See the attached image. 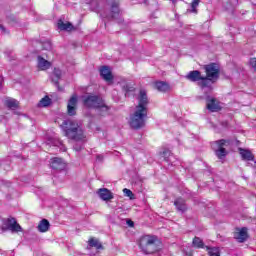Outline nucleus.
<instances>
[{
    "mask_svg": "<svg viewBox=\"0 0 256 256\" xmlns=\"http://www.w3.org/2000/svg\"><path fill=\"white\" fill-rule=\"evenodd\" d=\"M240 155L244 161H253V159H255L251 151L245 150L243 148H240Z\"/></svg>",
    "mask_w": 256,
    "mask_h": 256,
    "instance_id": "nucleus-20",
    "label": "nucleus"
},
{
    "mask_svg": "<svg viewBox=\"0 0 256 256\" xmlns=\"http://www.w3.org/2000/svg\"><path fill=\"white\" fill-rule=\"evenodd\" d=\"M120 85L126 96L129 95V93H133V91H135V88L129 83L121 82Z\"/></svg>",
    "mask_w": 256,
    "mask_h": 256,
    "instance_id": "nucleus-24",
    "label": "nucleus"
},
{
    "mask_svg": "<svg viewBox=\"0 0 256 256\" xmlns=\"http://www.w3.org/2000/svg\"><path fill=\"white\" fill-rule=\"evenodd\" d=\"M100 75L104 81H113V74H111V70L107 66H103L100 69Z\"/></svg>",
    "mask_w": 256,
    "mask_h": 256,
    "instance_id": "nucleus-15",
    "label": "nucleus"
},
{
    "mask_svg": "<svg viewBox=\"0 0 256 256\" xmlns=\"http://www.w3.org/2000/svg\"><path fill=\"white\" fill-rule=\"evenodd\" d=\"M199 3H201V0H193L191 3L192 7V13H197V8L199 7Z\"/></svg>",
    "mask_w": 256,
    "mask_h": 256,
    "instance_id": "nucleus-30",
    "label": "nucleus"
},
{
    "mask_svg": "<svg viewBox=\"0 0 256 256\" xmlns=\"http://www.w3.org/2000/svg\"><path fill=\"white\" fill-rule=\"evenodd\" d=\"M155 88L161 93H167V91H171V86L169 85V83L163 81L156 82Z\"/></svg>",
    "mask_w": 256,
    "mask_h": 256,
    "instance_id": "nucleus-17",
    "label": "nucleus"
},
{
    "mask_svg": "<svg viewBox=\"0 0 256 256\" xmlns=\"http://www.w3.org/2000/svg\"><path fill=\"white\" fill-rule=\"evenodd\" d=\"M139 247L146 255L155 253L159 246H157V237L146 235L140 238Z\"/></svg>",
    "mask_w": 256,
    "mask_h": 256,
    "instance_id": "nucleus-5",
    "label": "nucleus"
},
{
    "mask_svg": "<svg viewBox=\"0 0 256 256\" xmlns=\"http://www.w3.org/2000/svg\"><path fill=\"white\" fill-rule=\"evenodd\" d=\"M120 10H119V4L114 3L111 6V17L112 19H119V15H120Z\"/></svg>",
    "mask_w": 256,
    "mask_h": 256,
    "instance_id": "nucleus-22",
    "label": "nucleus"
},
{
    "mask_svg": "<svg viewBox=\"0 0 256 256\" xmlns=\"http://www.w3.org/2000/svg\"><path fill=\"white\" fill-rule=\"evenodd\" d=\"M250 65L256 69V58L250 60Z\"/></svg>",
    "mask_w": 256,
    "mask_h": 256,
    "instance_id": "nucleus-34",
    "label": "nucleus"
},
{
    "mask_svg": "<svg viewBox=\"0 0 256 256\" xmlns=\"http://www.w3.org/2000/svg\"><path fill=\"white\" fill-rule=\"evenodd\" d=\"M193 247H196L197 249H203L205 247V244L203 243V240L199 237H195L192 241Z\"/></svg>",
    "mask_w": 256,
    "mask_h": 256,
    "instance_id": "nucleus-28",
    "label": "nucleus"
},
{
    "mask_svg": "<svg viewBox=\"0 0 256 256\" xmlns=\"http://www.w3.org/2000/svg\"><path fill=\"white\" fill-rule=\"evenodd\" d=\"M247 237V228L238 229L234 234V239H236L238 243H245V241H247Z\"/></svg>",
    "mask_w": 256,
    "mask_h": 256,
    "instance_id": "nucleus-14",
    "label": "nucleus"
},
{
    "mask_svg": "<svg viewBox=\"0 0 256 256\" xmlns=\"http://www.w3.org/2000/svg\"><path fill=\"white\" fill-rule=\"evenodd\" d=\"M206 107L208 111H211L212 113L221 111V106H219V102L215 98L208 97Z\"/></svg>",
    "mask_w": 256,
    "mask_h": 256,
    "instance_id": "nucleus-10",
    "label": "nucleus"
},
{
    "mask_svg": "<svg viewBox=\"0 0 256 256\" xmlns=\"http://www.w3.org/2000/svg\"><path fill=\"white\" fill-rule=\"evenodd\" d=\"M0 85H1V77H0Z\"/></svg>",
    "mask_w": 256,
    "mask_h": 256,
    "instance_id": "nucleus-40",
    "label": "nucleus"
},
{
    "mask_svg": "<svg viewBox=\"0 0 256 256\" xmlns=\"http://www.w3.org/2000/svg\"><path fill=\"white\" fill-rule=\"evenodd\" d=\"M185 79L191 81L192 83H203L205 77L201 75V72L199 70H193L185 76Z\"/></svg>",
    "mask_w": 256,
    "mask_h": 256,
    "instance_id": "nucleus-8",
    "label": "nucleus"
},
{
    "mask_svg": "<svg viewBox=\"0 0 256 256\" xmlns=\"http://www.w3.org/2000/svg\"><path fill=\"white\" fill-rule=\"evenodd\" d=\"M2 223L4 226H0V230L5 233V231H11L12 233H19L23 231V228L19 223H17V220L13 217L3 219Z\"/></svg>",
    "mask_w": 256,
    "mask_h": 256,
    "instance_id": "nucleus-6",
    "label": "nucleus"
},
{
    "mask_svg": "<svg viewBox=\"0 0 256 256\" xmlns=\"http://www.w3.org/2000/svg\"><path fill=\"white\" fill-rule=\"evenodd\" d=\"M144 3H147V0H144Z\"/></svg>",
    "mask_w": 256,
    "mask_h": 256,
    "instance_id": "nucleus-39",
    "label": "nucleus"
},
{
    "mask_svg": "<svg viewBox=\"0 0 256 256\" xmlns=\"http://www.w3.org/2000/svg\"><path fill=\"white\" fill-rule=\"evenodd\" d=\"M38 67L41 71H47L51 67V62L45 60V58L38 56Z\"/></svg>",
    "mask_w": 256,
    "mask_h": 256,
    "instance_id": "nucleus-19",
    "label": "nucleus"
},
{
    "mask_svg": "<svg viewBox=\"0 0 256 256\" xmlns=\"http://www.w3.org/2000/svg\"><path fill=\"white\" fill-rule=\"evenodd\" d=\"M62 72L59 68H55L52 74V81L56 86L59 85V79H61Z\"/></svg>",
    "mask_w": 256,
    "mask_h": 256,
    "instance_id": "nucleus-23",
    "label": "nucleus"
},
{
    "mask_svg": "<svg viewBox=\"0 0 256 256\" xmlns=\"http://www.w3.org/2000/svg\"><path fill=\"white\" fill-rule=\"evenodd\" d=\"M73 147L75 151H81V149H83V146L80 144H75Z\"/></svg>",
    "mask_w": 256,
    "mask_h": 256,
    "instance_id": "nucleus-33",
    "label": "nucleus"
},
{
    "mask_svg": "<svg viewBox=\"0 0 256 256\" xmlns=\"http://www.w3.org/2000/svg\"><path fill=\"white\" fill-rule=\"evenodd\" d=\"M49 227H51V224L49 223V220L42 219L39 222L37 229L40 233H47V231H49Z\"/></svg>",
    "mask_w": 256,
    "mask_h": 256,
    "instance_id": "nucleus-18",
    "label": "nucleus"
},
{
    "mask_svg": "<svg viewBox=\"0 0 256 256\" xmlns=\"http://www.w3.org/2000/svg\"><path fill=\"white\" fill-rule=\"evenodd\" d=\"M227 145H229V141L225 139L218 140L212 144V149L215 151L218 159L227 157V150L225 149Z\"/></svg>",
    "mask_w": 256,
    "mask_h": 256,
    "instance_id": "nucleus-7",
    "label": "nucleus"
},
{
    "mask_svg": "<svg viewBox=\"0 0 256 256\" xmlns=\"http://www.w3.org/2000/svg\"><path fill=\"white\" fill-rule=\"evenodd\" d=\"M97 195L102 199V201H111V199L114 198L113 192L107 188L98 189Z\"/></svg>",
    "mask_w": 256,
    "mask_h": 256,
    "instance_id": "nucleus-11",
    "label": "nucleus"
},
{
    "mask_svg": "<svg viewBox=\"0 0 256 256\" xmlns=\"http://www.w3.org/2000/svg\"><path fill=\"white\" fill-rule=\"evenodd\" d=\"M90 247H95V249H103V244L96 238H90L88 241Z\"/></svg>",
    "mask_w": 256,
    "mask_h": 256,
    "instance_id": "nucleus-25",
    "label": "nucleus"
},
{
    "mask_svg": "<svg viewBox=\"0 0 256 256\" xmlns=\"http://www.w3.org/2000/svg\"><path fill=\"white\" fill-rule=\"evenodd\" d=\"M162 157H164L165 161H167V159H169L170 155H171V151L169 150H164L162 153H161Z\"/></svg>",
    "mask_w": 256,
    "mask_h": 256,
    "instance_id": "nucleus-32",
    "label": "nucleus"
},
{
    "mask_svg": "<svg viewBox=\"0 0 256 256\" xmlns=\"http://www.w3.org/2000/svg\"><path fill=\"white\" fill-rule=\"evenodd\" d=\"M123 193L126 197H129L130 199H133V192L130 189L124 188Z\"/></svg>",
    "mask_w": 256,
    "mask_h": 256,
    "instance_id": "nucleus-31",
    "label": "nucleus"
},
{
    "mask_svg": "<svg viewBox=\"0 0 256 256\" xmlns=\"http://www.w3.org/2000/svg\"><path fill=\"white\" fill-rule=\"evenodd\" d=\"M58 29H60V31H73V24H71V22L65 23L63 20H59Z\"/></svg>",
    "mask_w": 256,
    "mask_h": 256,
    "instance_id": "nucleus-21",
    "label": "nucleus"
},
{
    "mask_svg": "<svg viewBox=\"0 0 256 256\" xmlns=\"http://www.w3.org/2000/svg\"><path fill=\"white\" fill-rule=\"evenodd\" d=\"M204 70L206 73V76H204V79L202 82H198V85L202 89H208V91H213V85L214 83H217L219 80V73L220 68L217 63H210L207 65H204Z\"/></svg>",
    "mask_w": 256,
    "mask_h": 256,
    "instance_id": "nucleus-1",
    "label": "nucleus"
},
{
    "mask_svg": "<svg viewBox=\"0 0 256 256\" xmlns=\"http://www.w3.org/2000/svg\"><path fill=\"white\" fill-rule=\"evenodd\" d=\"M174 205H175L177 211H179L180 213H185V211H187V203L185 202V199H183V198H177L174 201Z\"/></svg>",
    "mask_w": 256,
    "mask_h": 256,
    "instance_id": "nucleus-16",
    "label": "nucleus"
},
{
    "mask_svg": "<svg viewBox=\"0 0 256 256\" xmlns=\"http://www.w3.org/2000/svg\"><path fill=\"white\" fill-rule=\"evenodd\" d=\"M5 105L8 109H17V107H19V102L13 98H9L5 101Z\"/></svg>",
    "mask_w": 256,
    "mask_h": 256,
    "instance_id": "nucleus-26",
    "label": "nucleus"
},
{
    "mask_svg": "<svg viewBox=\"0 0 256 256\" xmlns=\"http://www.w3.org/2000/svg\"><path fill=\"white\" fill-rule=\"evenodd\" d=\"M51 105V98L49 96H45L42 98L38 104L39 107H49Z\"/></svg>",
    "mask_w": 256,
    "mask_h": 256,
    "instance_id": "nucleus-29",
    "label": "nucleus"
},
{
    "mask_svg": "<svg viewBox=\"0 0 256 256\" xmlns=\"http://www.w3.org/2000/svg\"><path fill=\"white\" fill-rule=\"evenodd\" d=\"M61 127L68 139H73V141L85 140V132L83 131V128L77 124V122L73 120H65Z\"/></svg>",
    "mask_w": 256,
    "mask_h": 256,
    "instance_id": "nucleus-2",
    "label": "nucleus"
},
{
    "mask_svg": "<svg viewBox=\"0 0 256 256\" xmlns=\"http://www.w3.org/2000/svg\"><path fill=\"white\" fill-rule=\"evenodd\" d=\"M54 145L56 147H59V145H63V142L61 140H57L56 142H54Z\"/></svg>",
    "mask_w": 256,
    "mask_h": 256,
    "instance_id": "nucleus-35",
    "label": "nucleus"
},
{
    "mask_svg": "<svg viewBox=\"0 0 256 256\" xmlns=\"http://www.w3.org/2000/svg\"><path fill=\"white\" fill-rule=\"evenodd\" d=\"M148 111V109L142 108L141 106L135 108L134 113L130 116V127H132V129H141L145 127Z\"/></svg>",
    "mask_w": 256,
    "mask_h": 256,
    "instance_id": "nucleus-4",
    "label": "nucleus"
},
{
    "mask_svg": "<svg viewBox=\"0 0 256 256\" xmlns=\"http://www.w3.org/2000/svg\"><path fill=\"white\" fill-rule=\"evenodd\" d=\"M127 225H129V227H133L135 223L132 220H127Z\"/></svg>",
    "mask_w": 256,
    "mask_h": 256,
    "instance_id": "nucleus-36",
    "label": "nucleus"
},
{
    "mask_svg": "<svg viewBox=\"0 0 256 256\" xmlns=\"http://www.w3.org/2000/svg\"><path fill=\"white\" fill-rule=\"evenodd\" d=\"M137 99L138 105L135 109H139V107H142V109H148L147 106L149 105V98L147 97V92L145 90H140Z\"/></svg>",
    "mask_w": 256,
    "mask_h": 256,
    "instance_id": "nucleus-9",
    "label": "nucleus"
},
{
    "mask_svg": "<svg viewBox=\"0 0 256 256\" xmlns=\"http://www.w3.org/2000/svg\"><path fill=\"white\" fill-rule=\"evenodd\" d=\"M67 109H68V115H70V116H73L77 113L76 112L77 111V96H72L69 99Z\"/></svg>",
    "mask_w": 256,
    "mask_h": 256,
    "instance_id": "nucleus-13",
    "label": "nucleus"
},
{
    "mask_svg": "<svg viewBox=\"0 0 256 256\" xmlns=\"http://www.w3.org/2000/svg\"><path fill=\"white\" fill-rule=\"evenodd\" d=\"M1 31H3V33H7V29L4 28V26H0Z\"/></svg>",
    "mask_w": 256,
    "mask_h": 256,
    "instance_id": "nucleus-37",
    "label": "nucleus"
},
{
    "mask_svg": "<svg viewBox=\"0 0 256 256\" xmlns=\"http://www.w3.org/2000/svg\"><path fill=\"white\" fill-rule=\"evenodd\" d=\"M82 101L84 107H87V109H100V111H103L104 113L109 111V107L105 105L103 98H101L99 95H84L82 96Z\"/></svg>",
    "mask_w": 256,
    "mask_h": 256,
    "instance_id": "nucleus-3",
    "label": "nucleus"
},
{
    "mask_svg": "<svg viewBox=\"0 0 256 256\" xmlns=\"http://www.w3.org/2000/svg\"><path fill=\"white\" fill-rule=\"evenodd\" d=\"M50 165L55 171H63L67 167V164L61 158H53Z\"/></svg>",
    "mask_w": 256,
    "mask_h": 256,
    "instance_id": "nucleus-12",
    "label": "nucleus"
},
{
    "mask_svg": "<svg viewBox=\"0 0 256 256\" xmlns=\"http://www.w3.org/2000/svg\"><path fill=\"white\" fill-rule=\"evenodd\" d=\"M209 256H221V250L218 247H208L206 246Z\"/></svg>",
    "mask_w": 256,
    "mask_h": 256,
    "instance_id": "nucleus-27",
    "label": "nucleus"
},
{
    "mask_svg": "<svg viewBox=\"0 0 256 256\" xmlns=\"http://www.w3.org/2000/svg\"><path fill=\"white\" fill-rule=\"evenodd\" d=\"M97 159H98L99 161H103V156L98 155V156H97Z\"/></svg>",
    "mask_w": 256,
    "mask_h": 256,
    "instance_id": "nucleus-38",
    "label": "nucleus"
}]
</instances>
